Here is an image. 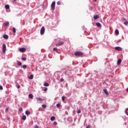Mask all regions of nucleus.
<instances>
[{
  "mask_svg": "<svg viewBox=\"0 0 128 128\" xmlns=\"http://www.w3.org/2000/svg\"><path fill=\"white\" fill-rule=\"evenodd\" d=\"M56 8V2H53L51 4V10H54Z\"/></svg>",
  "mask_w": 128,
  "mask_h": 128,
  "instance_id": "1",
  "label": "nucleus"
},
{
  "mask_svg": "<svg viewBox=\"0 0 128 128\" xmlns=\"http://www.w3.org/2000/svg\"><path fill=\"white\" fill-rule=\"evenodd\" d=\"M84 54L80 52H77L74 53V56H82Z\"/></svg>",
  "mask_w": 128,
  "mask_h": 128,
  "instance_id": "2",
  "label": "nucleus"
},
{
  "mask_svg": "<svg viewBox=\"0 0 128 128\" xmlns=\"http://www.w3.org/2000/svg\"><path fill=\"white\" fill-rule=\"evenodd\" d=\"M40 34L42 35L44 34V32H46V28L44 26H42L40 29Z\"/></svg>",
  "mask_w": 128,
  "mask_h": 128,
  "instance_id": "3",
  "label": "nucleus"
},
{
  "mask_svg": "<svg viewBox=\"0 0 128 128\" xmlns=\"http://www.w3.org/2000/svg\"><path fill=\"white\" fill-rule=\"evenodd\" d=\"M2 50H3V52L5 54L6 52V44H3Z\"/></svg>",
  "mask_w": 128,
  "mask_h": 128,
  "instance_id": "4",
  "label": "nucleus"
},
{
  "mask_svg": "<svg viewBox=\"0 0 128 128\" xmlns=\"http://www.w3.org/2000/svg\"><path fill=\"white\" fill-rule=\"evenodd\" d=\"M19 50L20 52H25L26 50V48H20Z\"/></svg>",
  "mask_w": 128,
  "mask_h": 128,
  "instance_id": "5",
  "label": "nucleus"
},
{
  "mask_svg": "<svg viewBox=\"0 0 128 128\" xmlns=\"http://www.w3.org/2000/svg\"><path fill=\"white\" fill-rule=\"evenodd\" d=\"M115 50H118L119 52H120V50H122V48L118 46L116 47Z\"/></svg>",
  "mask_w": 128,
  "mask_h": 128,
  "instance_id": "6",
  "label": "nucleus"
},
{
  "mask_svg": "<svg viewBox=\"0 0 128 128\" xmlns=\"http://www.w3.org/2000/svg\"><path fill=\"white\" fill-rule=\"evenodd\" d=\"M62 44H64V42H62L58 43L56 44V46H62Z\"/></svg>",
  "mask_w": 128,
  "mask_h": 128,
  "instance_id": "7",
  "label": "nucleus"
},
{
  "mask_svg": "<svg viewBox=\"0 0 128 128\" xmlns=\"http://www.w3.org/2000/svg\"><path fill=\"white\" fill-rule=\"evenodd\" d=\"M122 64V59H118V62H117V64L118 66H120Z\"/></svg>",
  "mask_w": 128,
  "mask_h": 128,
  "instance_id": "8",
  "label": "nucleus"
},
{
  "mask_svg": "<svg viewBox=\"0 0 128 128\" xmlns=\"http://www.w3.org/2000/svg\"><path fill=\"white\" fill-rule=\"evenodd\" d=\"M96 25L98 28H102V24H100V22H97Z\"/></svg>",
  "mask_w": 128,
  "mask_h": 128,
  "instance_id": "9",
  "label": "nucleus"
},
{
  "mask_svg": "<svg viewBox=\"0 0 128 128\" xmlns=\"http://www.w3.org/2000/svg\"><path fill=\"white\" fill-rule=\"evenodd\" d=\"M98 18H100V16L98 15H96L94 16V18L95 20H98Z\"/></svg>",
  "mask_w": 128,
  "mask_h": 128,
  "instance_id": "10",
  "label": "nucleus"
},
{
  "mask_svg": "<svg viewBox=\"0 0 128 128\" xmlns=\"http://www.w3.org/2000/svg\"><path fill=\"white\" fill-rule=\"evenodd\" d=\"M4 38H5V40H8V36L5 34L3 36Z\"/></svg>",
  "mask_w": 128,
  "mask_h": 128,
  "instance_id": "11",
  "label": "nucleus"
},
{
  "mask_svg": "<svg viewBox=\"0 0 128 128\" xmlns=\"http://www.w3.org/2000/svg\"><path fill=\"white\" fill-rule=\"evenodd\" d=\"M4 24L5 26H8L10 24V22H6L4 23Z\"/></svg>",
  "mask_w": 128,
  "mask_h": 128,
  "instance_id": "12",
  "label": "nucleus"
},
{
  "mask_svg": "<svg viewBox=\"0 0 128 128\" xmlns=\"http://www.w3.org/2000/svg\"><path fill=\"white\" fill-rule=\"evenodd\" d=\"M36 99L38 102H42V98H36Z\"/></svg>",
  "mask_w": 128,
  "mask_h": 128,
  "instance_id": "13",
  "label": "nucleus"
},
{
  "mask_svg": "<svg viewBox=\"0 0 128 128\" xmlns=\"http://www.w3.org/2000/svg\"><path fill=\"white\" fill-rule=\"evenodd\" d=\"M115 34H116V36H118V34H119L120 32L118 31V30H115Z\"/></svg>",
  "mask_w": 128,
  "mask_h": 128,
  "instance_id": "14",
  "label": "nucleus"
},
{
  "mask_svg": "<svg viewBox=\"0 0 128 128\" xmlns=\"http://www.w3.org/2000/svg\"><path fill=\"white\" fill-rule=\"evenodd\" d=\"M29 98H31V100H32V98H34V96L32 94H30Z\"/></svg>",
  "mask_w": 128,
  "mask_h": 128,
  "instance_id": "15",
  "label": "nucleus"
},
{
  "mask_svg": "<svg viewBox=\"0 0 128 128\" xmlns=\"http://www.w3.org/2000/svg\"><path fill=\"white\" fill-rule=\"evenodd\" d=\"M25 114L26 116H30V112L29 111H26Z\"/></svg>",
  "mask_w": 128,
  "mask_h": 128,
  "instance_id": "16",
  "label": "nucleus"
},
{
  "mask_svg": "<svg viewBox=\"0 0 128 128\" xmlns=\"http://www.w3.org/2000/svg\"><path fill=\"white\" fill-rule=\"evenodd\" d=\"M22 120H26V116H22Z\"/></svg>",
  "mask_w": 128,
  "mask_h": 128,
  "instance_id": "17",
  "label": "nucleus"
},
{
  "mask_svg": "<svg viewBox=\"0 0 128 128\" xmlns=\"http://www.w3.org/2000/svg\"><path fill=\"white\" fill-rule=\"evenodd\" d=\"M104 92L106 94H108V90L106 89H105L104 90Z\"/></svg>",
  "mask_w": 128,
  "mask_h": 128,
  "instance_id": "18",
  "label": "nucleus"
},
{
  "mask_svg": "<svg viewBox=\"0 0 128 128\" xmlns=\"http://www.w3.org/2000/svg\"><path fill=\"white\" fill-rule=\"evenodd\" d=\"M54 120H56V118L54 116L51 117L50 120H52V122H54Z\"/></svg>",
  "mask_w": 128,
  "mask_h": 128,
  "instance_id": "19",
  "label": "nucleus"
},
{
  "mask_svg": "<svg viewBox=\"0 0 128 128\" xmlns=\"http://www.w3.org/2000/svg\"><path fill=\"white\" fill-rule=\"evenodd\" d=\"M29 80H32L34 78V75L32 74L28 77Z\"/></svg>",
  "mask_w": 128,
  "mask_h": 128,
  "instance_id": "20",
  "label": "nucleus"
},
{
  "mask_svg": "<svg viewBox=\"0 0 128 128\" xmlns=\"http://www.w3.org/2000/svg\"><path fill=\"white\" fill-rule=\"evenodd\" d=\"M44 86H50V84H48V82H45L44 84Z\"/></svg>",
  "mask_w": 128,
  "mask_h": 128,
  "instance_id": "21",
  "label": "nucleus"
},
{
  "mask_svg": "<svg viewBox=\"0 0 128 128\" xmlns=\"http://www.w3.org/2000/svg\"><path fill=\"white\" fill-rule=\"evenodd\" d=\"M5 8L6 10H9L10 6L9 5H5Z\"/></svg>",
  "mask_w": 128,
  "mask_h": 128,
  "instance_id": "22",
  "label": "nucleus"
},
{
  "mask_svg": "<svg viewBox=\"0 0 128 128\" xmlns=\"http://www.w3.org/2000/svg\"><path fill=\"white\" fill-rule=\"evenodd\" d=\"M17 64H18V66H22V62H20V61H18Z\"/></svg>",
  "mask_w": 128,
  "mask_h": 128,
  "instance_id": "23",
  "label": "nucleus"
},
{
  "mask_svg": "<svg viewBox=\"0 0 128 128\" xmlns=\"http://www.w3.org/2000/svg\"><path fill=\"white\" fill-rule=\"evenodd\" d=\"M22 68H28V66H26V65L24 64L23 66H22Z\"/></svg>",
  "mask_w": 128,
  "mask_h": 128,
  "instance_id": "24",
  "label": "nucleus"
},
{
  "mask_svg": "<svg viewBox=\"0 0 128 128\" xmlns=\"http://www.w3.org/2000/svg\"><path fill=\"white\" fill-rule=\"evenodd\" d=\"M42 108H46V104H44L42 105Z\"/></svg>",
  "mask_w": 128,
  "mask_h": 128,
  "instance_id": "25",
  "label": "nucleus"
},
{
  "mask_svg": "<svg viewBox=\"0 0 128 128\" xmlns=\"http://www.w3.org/2000/svg\"><path fill=\"white\" fill-rule=\"evenodd\" d=\"M124 24L125 25V26H128V22L127 20H126L125 22H124Z\"/></svg>",
  "mask_w": 128,
  "mask_h": 128,
  "instance_id": "26",
  "label": "nucleus"
},
{
  "mask_svg": "<svg viewBox=\"0 0 128 128\" xmlns=\"http://www.w3.org/2000/svg\"><path fill=\"white\" fill-rule=\"evenodd\" d=\"M12 32H14V33H16V28H12Z\"/></svg>",
  "mask_w": 128,
  "mask_h": 128,
  "instance_id": "27",
  "label": "nucleus"
},
{
  "mask_svg": "<svg viewBox=\"0 0 128 128\" xmlns=\"http://www.w3.org/2000/svg\"><path fill=\"white\" fill-rule=\"evenodd\" d=\"M66 100V97H64V96H62V100L63 102H64V100Z\"/></svg>",
  "mask_w": 128,
  "mask_h": 128,
  "instance_id": "28",
  "label": "nucleus"
},
{
  "mask_svg": "<svg viewBox=\"0 0 128 128\" xmlns=\"http://www.w3.org/2000/svg\"><path fill=\"white\" fill-rule=\"evenodd\" d=\"M22 60H24V62H26V58H22Z\"/></svg>",
  "mask_w": 128,
  "mask_h": 128,
  "instance_id": "29",
  "label": "nucleus"
},
{
  "mask_svg": "<svg viewBox=\"0 0 128 128\" xmlns=\"http://www.w3.org/2000/svg\"><path fill=\"white\" fill-rule=\"evenodd\" d=\"M56 106L58 108H60V104H58Z\"/></svg>",
  "mask_w": 128,
  "mask_h": 128,
  "instance_id": "30",
  "label": "nucleus"
},
{
  "mask_svg": "<svg viewBox=\"0 0 128 128\" xmlns=\"http://www.w3.org/2000/svg\"><path fill=\"white\" fill-rule=\"evenodd\" d=\"M53 50H54V52H56V51L58 50V48H53Z\"/></svg>",
  "mask_w": 128,
  "mask_h": 128,
  "instance_id": "31",
  "label": "nucleus"
},
{
  "mask_svg": "<svg viewBox=\"0 0 128 128\" xmlns=\"http://www.w3.org/2000/svg\"><path fill=\"white\" fill-rule=\"evenodd\" d=\"M64 78H62L60 79V82H64Z\"/></svg>",
  "mask_w": 128,
  "mask_h": 128,
  "instance_id": "32",
  "label": "nucleus"
},
{
  "mask_svg": "<svg viewBox=\"0 0 128 128\" xmlns=\"http://www.w3.org/2000/svg\"><path fill=\"white\" fill-rule=\"evenodd\" d=\"M57 4H58V6L60 5V1L58 2Z\"/></svg>",
  "mask_w": 128,
  "mask_h": 128,
  "instance_id": "33",
  "label": "nucleus"
},
{
  "mask_svg": "<svg viewBox=\"0 0 128 128\" xmlns=\"http://www.w3.org/2000/svg\"><path fill=\"white\" fill-rule=\"evenodd\" d=\"M19 112H22V108H19Z\"/></svg>",
  "mask_w": 128,
  "mask_h": 128,
  "instance_id": "34",
  "label": "nucleus"
},
{
  "mask_svg": "<svg viewBox=\"0 0 128 128\" xmlns=\"http://www.w3.org/2000/svg\"><path fill=\"white\" fill-rule=\"evenodd\" d=\"M8 109H9L8 108H6V112H8Z\"/></svg>",
  "mask_w": 128,
  "mask_h": 128,
  "instance_id": "35",
  "label": "nucleus"
},
{
  "mask_svg": "<svg viewBox=\"0 0 128 128\" xmlns=\"http://www.w3.org/2000/svg\"><path fill=\"white\" fill-rule=\"evenodd\" d=\"M122 22H124V21H126V19L124 18H122Z\"/></svg>",
  "mask_w": 128,
  "mask_h": 128,
  "instance_id": "36",
  "label": "nucleus"
},
{
  "mask_svg": "<svg viewBox=\"0 0 128 128\" xmlns=\"http://www.w3.org/2000/svg\"><path fill=\"white\" fill-rule=\"evenodd\" d=\"M4 88H2V86L1 85H0V90H3Z\"/></svg>",
  "mask_w": 128,
  "mask_h": 128,
  "instance_id": "37",
  "label": "nucleus"
},
{
  "mask_svg": "<svg viewBox=\"0 0 128 128\" xmlns=\"http://www.w3.org/2000/svg\"><path fill=\"white\" fill-rule=\"evenodd\" d=\"M54 126H56L58 124V122H54Z\"/></svg>",
  "mask_w": 128,
  "mask_h": 128,
  "instance_id": "38",
  "label": "nucleus"
},
{
  "mask_svg": "<svg viewBox=\"0 0 128 128\" xmlns=\"http://www.w3.org/2000/svg\"><path fill=\"white\" fill-rule=\"evenodd\" d=\"M78 114H80L81 112V111L80 110H78V112H77Z\"/></svg>",
  "mask_w": 128,
  "mask_h": 128,
  "instance_id": "39",
  "label": "nucleus"
},
{
  "mask_svg": "<svg viewBox=\"0 0 128 128\" xmlns=\"http://www.w3.org/2000/svg\"><path fill=\"white\" fill-rule=\"evenodd\" d=\"M48 90V88H45L44 89V92H46Z\"/></svg>",
  "mask_w": 128,
  "mask_h": 128,
  "instance_id": "40",
  "label": "nucleus"
},
{
  "mask_svg": "<svg viewBox=\"0 0 128 128\" xmlns=\"http://www.w3.org/2000/svg\"><path fill=\"white\" fill-rule=\"evenodd\" d=\"M20 88V85L17 86V88Z\"/></svg>",
  "mask_w": 128,
  "mask_h": 128,
  "instance_id": "41",
  "label": "nucleus"
},
{
  "mask_svg": "<svg viewBox=\"0 0 128 128\" xmlns=\"http://www.w3.org/2000/svg\"><path fill=\"white\" fill-rule=\"evenodd\" d=\"M92 7H90V9L91 10H92Z\"/></svg>",
  "mask_w": 128,
  "mask_h": 128,
  "instance_id": "42",
  "label": "nucleus"
},
{
  "mask_svg": "<svg viewBox=\"0 0 128 128\" xmlns=\"http://www.w3.org/2000/svg\"><path fill=\"white\" fill-rule=\"evenodd\" d=\"M34 128H38V127L37 126H34Z\"/></svg>",
  "mask_w": 128,
  "mask_h": 128,
  "instance_id": "43",
  "label": "nucleus"
},
{
  "mask_svg": "<svg viewBox=\"0 0 128 128\" xmlns=\"http://www.w3.org/2000/svg\"><path fill=\"white\" fill-rule=\"evenodd\" d=\"M90 128V126H88L86 128Z\"/></svg>",
  "mask_w": 128,
  "mask_h": 128,
  "instance_id": "44",
  "label": "nucleus"
},
{
  "mask_svg": "<svg viewBox=\"0 0 128 128\" xmlns=\"http://www.w3.org/2000/svg\"><path fill=\"white\" fill-rule=\"evenodd\" d=\"M125 112H126V114H128V112H126V110L125 111Z\"/></svg>",
  "mask_w": 128,
  "mask_h": 128,
  "instance_id": "45",
  "label": "nucleus"
},
{
  "mask_svg": "<svg viewBox=\"0 0 128 128\" xmlns=\"http://www.w3.org/2000/svg\"><path fill=\"white\" fill-rule=\"evenodd\" d=\"M64 74H66V71L64 72Z\"/></svg>",
  "mask_w": 128,
  "mask_h": 128,
  "instance_id": "46",
  "label": "nucleus"
},
{
  "mask_svg": "<svg viewBox=\"0 0 128 128\" xmlns=\"http://www.w3.org/2000/svg\"><path fill=\"white\" fill-rule=\"evenodd\" d=\"M16 0H14V2H16Z\"/></svg>",
  "mask_w": 128,
  "mask_h": 128,
  "instance_id": "47",
  "label": "nucleus"
},
{
  "mask_svg": "<svg viewBox=\"0 0 128 128\" xmlns=\"http://www.w3.org/2000/svg\"><path fill=\"white\" fill-rule=\"evenodd\" d=\"M97 0H94V2H96Z\"/></svg>",
  "mask_w": 128,
  "mask_h": 128,
  "instance_id": "48",
  "label": "nucleus"
},
{
  "mask_svg": "<svg viewBox=\"0 0 128 128\" xmlns=\"http://www.w3.org/2000/svg\"><path fill=\"white\" fill-rule=\"evenodd\" d=\"M128 109H126V111L128 110Z\"/></svg>",
  "mask_w": 128,
  "mask_h": 128,
  "instance_id": "49",
  "label": "nucleus"
}]
</instances>
